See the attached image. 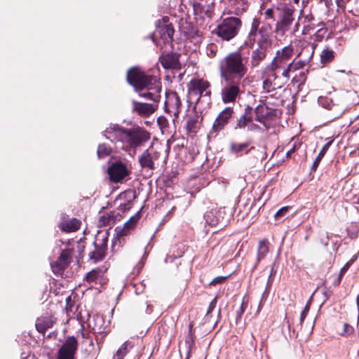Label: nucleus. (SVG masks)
I'll return each instance as SVG.
<instances>
[{"mask_svg": "<svg viewBox=\"0 0 359 359\" xmlns=\"http://www.w3.org/2000/svg\"><path fill=\"white\" fill-rule=\"evenodd\" d=\"M227 276H217L210 283V285H215L217 284H220L223 283L226 279Z\"/></svg>", "mask_w": 359, "mask_h": 359, "instance_id": "49530a36", "label": "nucleus"}, {"mask_svg": "<svg viewBox=\"0 0 359 359\" xmlns=\"http://www.w3.org/2000/svg\"><path fill=\"white\" fill-rule=\"evenodd\" d=\"M357 307L358 311V321L359 322V295L357 297Z\"/></svg>", "mask_w": 359, "mask_h": 359, "instance_id": "13d9d810", "label": "nucleus"}, {"mask_svg": "<svg viewBox=\"0 0 359 359\" xmlns=\"http://www.w3.org/2000/svg\"><path fill=\"white\" fill-rule=\"evenodd\" d=\"M332 141L330 140L328 142H327L322 148V149L320 150V151L319 152L318 155L317 156V157L316 158L312 166H311V170H316L317 167L318 166L320 161L322 160V158H323V156H325V154H326V152L327 151L329 147H330L331 144H332Z\"/></svg>", "mask_w": 359, "mask_h": 359, "instance_id": "473e14b6", "label": "nucleus"}, {"mask_svg": "<svg viewBox=\"0 0 359 359\" xmlns=\"http://www.w3.org/2000/svg\"><path fill=\"white\" fill-rule=\"evenodd\" d=\"M275 273V271H274V269H273V266L271 267V273H270V275L269 276V279H268V282L270 281V279L272 277V276Z\"/></svg>", "mask_w": 359, "mask_h": 359, "instance_id": "4d7b16f0", "label": "nucleus"}, {"mask_svg": "<svg viewBox=\"0 0 359 359\" xmlns=\"http://www.w3.org/2000/svg\"><path fill=\"white\" fill-rule=\"evenodd\" d=\"M157 123L161 129L166 128L168 126V121L164 116H160L157 119Z\"/></svg>", "mask_w": 359, "mask_h": 359, "instance_id": "37998d69", "label": "nucleus"}, {"mask_svg": "<svg viewBox=\"0 0 359 359\" xmlns=\"http://www.w3.org/2000/svg\"><path fill=\"white\" fill-rule=\"evenodd\" d=\"M294 9L292 6L285 4H282V8L277 17L274 32L279 36H283L294 25L293 32L298 31L299 22H294Z\"/></svg>", "mask_w": 359, "mask_h": 359, "instance_id": "39448f33", "label": "nucleus"}, {"mask_svg": "<svg viewBox=\"0 0 359 359\" xmlns=\"http://www.w3.org/2000/svg\"><path fill=\"white\" fill-rule=\"evenodd\" d=\"M318 104L327 109H331L334 104L331 98L326 96H320L318 100Z\"/></svg>", "mask_w": 359, "mask_h": 359, "instance_id": "58836bf2", "label": "nucleus"}, {"mask_svg": "<svg viewBox=\"0 0 359 359\" xmlns=\"http://www.w3.org/2000/svg\"><path fill=\"white\" fill-rule=\"evenodd\" d=\"M241 25V20L236 17L224 18L217 25L216 34L223 40L229 41L238 34Z\"/></svg>", "mask_w": 359, "mask_h": 359, "instance_id": "1a4fd4ad", "label": "nucleus"}, {"mask_svg": "<svg viewBox=\"0 0 359 359\" xmlns=\"http://www.w3.org/2000/svg\"><path fill=\"white\" fill-rule=\"evenodd\" d=\"M352 263L353 260H349L348 262L346 263V264L340 270V276H344V273L348 270Z\"/></svg>", "mask_w": 359, "mask_h": 359, "instance_id": "de8ad7c7", "label": "nucleus"}, {"mask_svg": "<svg viewBox=\"0 0 359 359\" xmlns=\"http://www.w3.org/2000/svg\"><path fill=\"white\" fill-rule=\"evenodd\" d=\"M334 57V52L328 48L324 49L320 55V60L323 64L330 62Z\"/></svg>", "mask_w": 359, "mask_h": 359, "instance_id": "c9c22d12", "label": "nucleus"}, {"mask_svg": "<svg viewBox=\"0 0 359 359\" xmlns=\"http://www.w3.org/2000/svg\"><path fill=\"white\" fill-rule=\"evenodd\" d=\"M271 31L270 24L260 26V20L258 18L252 19L246 41L248 46L252 50L250 61L252 67L259 65L271 48Z\"/></svg>", "mask_w": 359, "mask_h": 359, "instance_id": "f03ea898", "label": "nucleus"}, {"mask_svg": "<svg viewBox=\"0 0 359 359\" xmlns=\"http://www.w3.org/2000/svg\"><path fill=\"white\" fill-rule=\"evenodd\" d=\"M165 111L170 116H173L172 121H175L180 112L182 102L177 93L175 91H170L165 94Z\"/></svg>", "mask_w": 359, "mask_h": 359, "instance_id": "9b49d317", "label": "nucleus"}, {"mask_svg": "<svg viewBox=\"0 0 359 359\" xmlns=\"http://www.w3.org/2000/svg\"><path fill=\"white\" fill-rule=\"evenodd\" d=\"M342 277L343 276H340V275L339 274L338 277L334 280L333 284H334V286L339 285V284L341 283Z\"/></svg>", "mask_w": 359, "mask_h": 359, "instance_id": "5fc2aeb1", "label": "nucleus"}, {"mask_svg": "<svg viewBox=\"0 0 359 359\" xmlns=\"http://www.w3.org/2000/svg\"><path fill=\"white\" fill-rule=\"evenodd\" d=\"M111 153V148L105 144H101L98 146L97 154L100 158L109 156Z\"/></svg>", "mask_w": 359, "mask_h": 359, "instance_id": "e433bc0d", "label": "nucleus"}, {"mask_svg": "<svg viewBox=\"0 0 359 359\" xmlns=\"http://www.w3.org/2000/svg\"><path fill=\"white\" fill-rule=\"evenodd\" d=\"M224 85L221 89V99L224 104L234 103L244 92V81L221 78Z\"/></svg>", "mask_w": 359, "mask_h": 359, "instance_id": "0eeeda50", "label": "nucleus"}, {"mask_svg": "<svg viewBox=\"0 0 359 359\" xmlns=\"http://www.w3.org/2000/svg\"><path fill=\"white\" fill-rule=\"evenodd\" d=\"M99 239L96 238L94 242L95 250L89 254L90 259L94 262L101 261L105 257L107 250V238L102 239L100 244H98Z\"/></svg>", "mask_w": 359, "mask_h": 359, "instance_id": "aec40b11", "label": "nucleus"}, {"mask_svg": "<svg viewBox=\"0 0 359 359\" xmlns=\"http://www.w3.org/2000/svg\"><path fill=\"white\" fill-rule=\"evenodd\" d=\"M191 328H192V325H191V324H190V325H189V330H190V331H191Z\"/></svg>", "mask_w": 359, "mask_h": 359, "instance_id": "680f3d73", "label": "nucleus"}, {"mask_svg": "<svg viewBox=\"0 0 359 359\" xmlns=\"http://www.w3.org/2000/svg\"><path fill=\"white\" fill-rule=\"evenodd\" d=\"M275 110L272 108H270L265 104H259L258 105L255 109V120L262 124L266 130H268L272 126H267L266 123V120L274 116Z\"/></svg>", "mask_w": 359, "mask_h": 359, "instance_id": "6ab92c4d", "label": "nucleus"}, {"mask_svg": "<svg viewBox=\"0 0 359 359\" xmlns=\"http://www.w3.org/2000/svg\"><path fill=\"white\" fill-rule=\"evenodd\" d=\"M127 81L136 90H147L140 92L139 96L150 100L152 103H158L161 99V85L154 76L145 74L140 69L133 67L128 71Z\"/></svg>", "mask_w": 359, "mask_h": 359, "instance_id": "7ed1b4c3", "label": "nucleus"}, {"mask_svg": "<svg viewBox=\"0 0 359 359\" xmlns=\"http://www.w3.org/2000/svg\"><path fill=\"white\" fill-rule=\"evenodd\" d=\"M114 222V215L113 212L106 213L100 216L98 224L100 226L111 225Z\"/></svg>", "mask_w": 359, "mask_h": 359, "instance_id": "72a5a7b5", "label": "nucleus"}, {"mask_svg": "<svg viewBox=\"0 0 359 359\" xmlns=\"http://www.w3.org/2000/svg\"><path fill=\"white\" fill-rule=\"evenodd\" d=\"M299 20H302L304 25L303 32H309L310 29H313L316 25L313 23L314 17L311 13L305 14L303 11L300 12V16L299 17Z\"/></svg>", "mask_w": 359, "mask_h": 359, "instance_id": "a878e982", "label": "nucleus"}, {"mask_svg": "<svg viewBox=\"0 0 359 359\" xmlns=\"http://www.w3.org/2000/svg\"><path fill=\"white\" fill-rule=\"evenodd\" d=\"M66 300H67V303L68 304V302H69V301H71V297H68L66 299Z\"/></svg>", "mask_w": 359, "mask_h": 359, "instance_id": "052dcab7", "label": "nucleus"}, {"mask_svg": "<svg viewBox=\"0 0 359 359\" xmlns=\"http://www.w3.org/2000/svg\"><path fill=\"white\" fill-rule=\"evenodd\" d=\"M133 347V344L130 341H125L121 346L118 349L116 354L114 355L113 359H123L126 355Z\"/></svg>", "mask_w": 359, "mask_h": 359, "instance_id": "2f4dec72", "label": "nucleus"}, {"mask_svg": "<svg viewBox=\"0 0 359 359\" xmlns=\"http://www.w3.org/2000/svg\"><path fill=\"white\" fill-rule=\"evenodd\" d=\"M217 299L215 298L210 303L208 309L207 315H209L215 308Z\"/></svg>", "mask_w": 359, "mask_h": 359, "instance_id": "3c124183", "label": "nucleus"}, {"mask_svg": "<svg viewBox=\"0 0 359 359\" xmlns=\"http://www.w3.org/2000/svg\"><path fill=\"white\" fill-rule=\"evenodd\" d=\"M53 321L50 316L38 318L36 321V328L39 332L44 333L48 328L53 326Z\"/></svg>", "mask_w": 359, "mask_h": 359, "instance_id": "bb28decb", "label": "nucleus"}, {"mask_svg": "<svg viewBox=\"0 0 359 359\" xmlns=\"http://www.w3.org/2000/svg\"><path fill=\"white\" fill-rule=\"evenodd\" d=\"M294 54V48L292 46L289 45L280 50L276 52V55L271 62V69L279 73L280 67H285L291 62L292 57Z\"/></svg>", "mask_w": 359, "mask_h": 359, "instance_id": "9d476101", "label": "nucleus"}, {"mask_svg": "<svg viewBox=\"0 0 359 359\" xmlns=\"http://www.w3.org/2000/svg\"><path fill=\"white\" fill-rule=\"evenodd\" d=\"M200 119L201 116L197 114L191 115L187 122V130L190 133H196L199 128Z\"/></svg>", "mask_w": 359, "mask_h": 359, "instance_id": "7c9ffc66", "label": "nucleus"}, {"mask_svg": "<svg viewBox=\"0 0 359 359\" xmlns=\"http://www.w3.org/2000/svg\"><path fill=\"white\" fill-rule=\"evenodd\" d=\"M299 0H294L295 3H298Z\"/></svg>", "mask_w": 359, "mask_h": 359, "instance_id": "e2e57ef3", "label": "nucleus"}, {"mask_svg": "<svg viewBox=\"0 0 359 359\" xmlns=\"http://www.w3.org/2000/svg\"><path fill=\"white\" fill-rule=\"evenodd\" d=\"M309 304L307 303V304L306 305L304 309L302 311V312L301 313V316H300V321H301V323L306 318V316L307 313L309 312Z\"/></svg>", "mask_w": 359, "mask_h": 359, "instance_id": "8fccbe9b", "label": "nucleus"}, {"mask_svg": "<svg viewBox=\"0 0 359 359\" xmlns=\"http://www.w3.org/2000/svg\"><path fill=\"white\" fill-rule=\"evenodd\" d=\"M269 250V243L267 241H260L257 248V258L253 269H256L259 262L266 257Z\"/></svg>", "mask_w": 359, "mask_h": 359, "instance_id": "393cba45", "label": "nucleus"}, {"mask_svg": "<svg viewBox=\"0 0 359 359\" xmlns=\"http://www.w3.org/2000/svg\"><path fill=\"white\" fill-rule=\"evenodd\" d=\"M190 346L191 345L189 344V347H188V351H187V355L186 359H189V357H190V353H191Z\"/></svg>", "mask_w": 359, "mask_h": 359, "instance_id": "bf43d9fd", "label": "nucleus"}, {"mask_svg": "<svg viewBox=\"0 0 359 359\" xmlns=\"http://www.w3.org/2000/svg\"><path fill=\"white\" fill-rule=\"evenodd\" d=\"M290 208L288 206L281 208L276 214L275 217L276 219L284 217L288 212Z\"/></svg>", "mask_w": 359, "mask_h": 359, "instance_id": "c03bdc74", "label": "nucleus"}, {"mask_svg": "<svg viewBox=\"0 0 359 359\" xmlns=\"http://www.w3.org/2000/svg\"><path fill=\"white\" fill-rule=\"evenodd\" d=\"M162 55H161L159 60L163 68L165 69H178L180 68V64L178 60V55L176 53H172L171 50H163Z\"/></svg>", "mask_w": 359, "mask_h": 359, "instance_id": "dca6fc26", "label": "nucleus"}, {"mask_svg": "<svg viewBox=\"0 0 359 359\" xmlns=\"http://www.w3.org/2000/svg\"><path fill=\"white\" fill-rule=\"evenodd\" d=\"M132 105L133 112L142 117L149 116L158 109L156 103H145L133 100Z\"/></svg>", "mask_w": 359, "mask_h": 359, "instance_id": "a211bd4d", "label": "nucleus"}, {"mask_svg": "<svg viewBox=\"0 0 359 359\" xmlns=\"http://www.w3.org/2000/svg\"><path fill=\"white\" fill-rule=\"evenodd\" d=\"M358 203H359V201H358Z\"/></svg>", "mask_w": 359, "mask_h": 359, "instance_id": "69168bd1", "label": "nucleus"}, {"mask_svg": "<svg viewBox=\"0 0 359 359\" xmlns=\"http://www.w3.org/2000/svg\"><path fill=\"white\" fill-rule=\"evenodd\" d=\"M250 142H243V143H231L230 146V149L232 153L236 154L237 156H241L243 154H248V151L251 149H249Z\"/></svg>", "mask_w": 359, "mask_h": 359, "instance_id": "c85d7f7f", "label": "nucleus"}, {"mask_svg": "<svg viewBox=\"0 0 359 359\" xmlns=\"http://www.w3.org/2000/svg\"><path fill=\"white\" fill-rule=\"evenodd\" d=\"M282 3L276 5L273 4L270 7L267 8L266 6L263 4L260 7V13L264 15L266 20H271L274 22L282 8Z\"/></svg>", "mask_w": 359, "mask_h": 359, "instance_id": "4be33fe9", "label": "nucleus"}, {"mask_svg": "<svg viewBox=\"0 0 359 359\" xmlns=\"http://www.w3.org/2000/svg\"><path fill=\"white\" fill-rule=\"evenodd\" d=\"M229 1H236V0H229Z\"/></svg>", "mask_w": 359, "mask_h": 359, "instance_id": "0e129e2a", "label": "nucleus"}, {"mask_svg": "<svg viewBox=\"0 0 359 359\" xmlns=\"http://www.w3.org/2000/svg\"><path fill=\"white\" fill-rule=\"evenodd\" d=\"M80 226L81 222L76 218H72L62 222L60 225V228L62 231L65 232H73L78 230Z\"/></svg>", "mask_w": 359, "mask_h": 359, "instance_id": "cd10ccee", "label": "nucleus"}, {"mask_svg": "<svg viewBox=\"0 0 359 359\" xmlns=\"http://www.w3.org/2000/svg\"><path fill=\"white\" fill-rule=\"evenodd\" d=\"M107 270V269L104 267H97L94 269L86 273L85 279L88 283H102L104 281V275Z\"/></svg>", "mask_w": 359, "mask_h": 359, "instance_id": "5701e85b", "label": "nucleus"}, {"mask_svg": "<svg viewBox=\"0 0 359 359\" xmlns=\"http://www.w3.org/2000/svg\"><path fill=\"white\" fill-rule=\"evenodd\" d=\"M233 113V107H227L223 109L215 120L212 128V132L217 133L223 130L228 124L229 121L232 117Z\"/></svg>", "mask_w": 359, "mask_h": 359, "instance_id": "2eb2a0df", "label": "nucleus"}, {"mask_svg": "<svg viewBox=\"0 0 359 359\" xmlns=\"http://www.w3.org/2000/svg\"><path fill=\"white\" fill-rule=\"evenodd\" d=\"M103 133L107 140L114 142L131 156H134L137 149L151 138L150 133L143 128H126L118 124H111Z\"/></svg>", "mask_w": 359, "mask_h": 359, "instance_id": "f257e3e1", "label": "nucleus"}, {"mask_svg": "<svg viewBox=\"0 0 359 359\" xmlns=\"http://www.w3.org/2000/svg\"><path fill=\"white\" fill-rule=\"evenodd\" d=\"M278 78V73L272 70L263 82V89L265 93H269L281 88V83L277 81Z\"/></svg>", "mask_w": 359, "mask_h": 359, "instance_id": "412c9836", "label": "nucleus"}, {"mask_svg": "<svg viewBox=\"0 0 359 359\" xmlns=\"http://www.w3.org/2000/svg\"><path fill=\"white\" fill-rule=\"evenodd\" d=\"M160 152L152 148L144 150L138 158V161L142 169L154 170V162L158 160Z\"/></svg>", "mask_w": 359, "mask_h": 359, "instance_id": "ddd939ff", "label": "nucleus"}, {"mask_svg": "<svg viewBox=\"0 0 359 359\" xmlns=\"http://www.w3.org/2000/svg\"><path fill=\"white\" fill-rule=\"evenodd\" d=\"M291 65H289L288 66H286V68L285 67H280V72L278 73V76L280 74L282 75L284 79H285V81H287L289 79H290V71H294L293 69L292 68V67H290Z\"/></svg>", "mask_w": 359, "mask_h": 359, "instance_id": "a19ab883", "label": "nucleus"}, {"mask_svg": "<svg viewBox=\"0 0 359 359\" xmlns=\"http://www.w3.org/2000/svg\"><path fill=\"white\" fill-rule=\"evenodd\" d=\"M78 348V341L74 337H68L58 350L57 359H74Z\"/></svg>", "mask_w": 359, "mask_h": 359, "instance_id": "f8f14e48", "label": "nucleus"}, {"mask_svg": "<svg viewBox=\"0 0 359 359\" xmlns=\"http://www.w3.org/2000/svg\"><path fill=\"white\" fill-rule=\"evenodd\" d=\"M248 130H250V131L260 130V127L258 125H257L255 123H252V122L248 124Z\"/></svg>", "mask_w": 359, "mask_h": 359, "instance_id": "603ef678", "label": "nucleus"}, {"mask_svg": "<svg viewBox=\"0 0 359 359\" xmlns=\"http://www.w3.org/2000/svg\"><path fill=\"white\" fill-rule=\"evenodd\" d=\"M139 219V214H137L136 215L131 217L130 219L124 224L123 227H116V231L117 232V234L120 236H127L130 231L135 228L136 223Z\"/></svg>", "mask_w": 359, "mask_h": 359, "instance_id": "b1692460", "label": "nucleus"}, {"mask_svg": "<svg viewBox=\"0 0 359 359\" xmlns=\"http://www.w3.org/2000/svg\"><path fill=\"white\" fill-rule=\"evenodd\" d=\"M133 287H135V293L139 294L144 292L146 285L143 282H141V283L135 284Z\"/></svg>", "mask_w": 359, "mask_h": 359, "instance_id": "a18cd8bd", "label": "nucleus"}, {"mask_svg": "<svg viewBox=\"0 0 359 359\" xmlns=\"http://www.w3.org/2000/svg\"><path fill=\"white\" fill-rule=\"evenodd\" d=\"M315 48L316 45L314 43H308L302 48L298 56L304 60H307V62H309L313 57Z\"/></svg>", "mask_w": 359, "mask_h": 359, "instance_id": "c756f323", "label": "nucleus"}, {"mask_svg": "<svg viewBox=\"0 0 359 359\" xmlns=\"http://www.w3.org/2000/svg\"><path fill=\"white\" fill-rule=\"evenodd\" d=\"M210 83L203 79H194L188 84V92L191 98L196 99V104H198L202 97L208 103L210 102L211 90Z\"/></svg>", "mask_w": 359, "mask_h": 359, "instance_id": "6e6552de", "label": "nucleus"}, {"mask_svg": "<svg viewBox=\"0 0 359 359\" xmlns=\"http://www.w3.org/2000/svg\"><path fill=\"white\" fill-rule=\"evenodd\" d=\"M252 122L251 116H247V112L243 114L237 121L236 124L235 126V129H242L248 126L249 123Z\"/></svg>", "mask_w": 359, "mask_h": 359, "instance_id": "f704fd0d", "label": "nucleus"}, {"mask_svg": "<svg viewBox=\"0 0 359 359\" xmlns=\"http://www.w3.org/2000/svg\"><path fill=\"white\" fill-rule=\"evenodd\" d=\"M354 331L353 327L348 323H344L343 330L339 333L341 336L347 337L351 335Z\"/></svg>", "mask_w": 359, "mask_h": 359, "instance_id": "79ce46f5", "label": "nucleus"}, {"mask_svg": "<svg viewBox=\"0 0 359 359\" xmlns=\"http://www.w3.org/2000/svg\"><path fill=\"white\" fill-rule=\"evenodd\" d=\"M248 57L240 51L231 53L220 62L219 69L221 78H229L245 81L248 68Z\"/></svg>", "mask_w": 359, "mask_h": 359, "instance_id": "20e7f679", "label": "nucleus"}, {"mask_svg": "<svg viewBox=\"0 0 359 359\" xmlns=\"http://www.w3.org/2000/svg\"><path fill=\"white\" fill-rule=\"evenodd\" d=\"M309 62H307V60H304L303 58H301L297 62H295L294 60H293L292 61H291L290 65H291L290 67H292V68L294 71L303 68Z\"/></svg>", "mask_w": 359, "mask_h": 359, "instance_id": "ea45409f", "label": "nucleus"}, {"mask_svg": "<svg viewBox=\"0 0 359 359\" xmlns=\"http://www.w3.org/2000/svg\"><path fill=\"white\" fill-rule=\"evenodd\" d=\"M174 29L171 23L168 22L167 17L163 18L161 21H158L156 25V29L153 37V41L155 42V39L158 38L157 46H161V49H165V50H171L172 48V41Z\"/></svg>", "mask_w": 359, "mask_h": 359, "instance_id": "423d86ee", "label": "nucleus"}, {"mask_svg": "<svg viewBox=\"0 0 359 359\" xmlns=\"http://www.w3.org/2000/svg\"><path fill=\"white\" fill-rule=\"evenodd\" d=\"M336 3L338 7H344V0H336Z\"/></svg>", "mask_w": 359, "mask_h": 359, "instance_id": "6e6d98bb", "label": "nucleus"}, {"mask_svg": "<svg viewBox=\"0 0 359 359\" xmlns=\"http://www.w3.org/2000/svg\"><path fill=\"white\" fill-rule=\"evenodd\" d=\"M204 218L206 224L212 226H216L219 221V218H217V217L215 216L214 211L207 212L204 215Z\"/></svg>", "mask_w": 359, "mask_h": 359, "instance_id": "4c0bfd02", "label": "nucleus"}, {"mask_svg": "<svg viewBox=\"0 0 359 359\" xmlns=\"http://www.w3.org/2000/svg\"><path fill=\"white\" fill-rule=\"evenodd\" d=\"M72 252L70 249L63 250L57 260L51 264V267L54 273H62L69 264Z\"/></svg>", "mask_w": 359, "mask_h": 359, "instance_id": "f3484780", "label": "nucleus"}, {"mask_svg": "<svg viewBox=\"0 0 359 359\" xmlns=\"http://www.w3.org/2000/svg\"><path fill=\"white\" fill-rule=\"evenodd\" d=\"M145 305H146L145 313L147 314L151 313V312L153 311L152 306L149 304L147 302H145Z\"/></svg>", "mask_w": 359, "mask_h": 359, "instance_id": "864d4df0", "label": "nucleus"}, {"mask_svg": "<svg viewBox=\"0 0 359 359\" xmlns=\"http://www.w3.org/2000/svg\"><path fill=\"white\" fill-rule=\"evenodd\" d=\"M110 180L114 182H119L129 174L125 163L121 161L113 163L108 168Z\"/></svg>", "mask_w": 359, "mask_h": 359, "instance_id": "4468645a", "label": "nucleus"}, {"mask_svg": "<svg viewBox=\"0 0 359 359\" xmlns=\"http://www.w3.org/2000/svg\"><path fill=\"white\" fill-rule=\"evenodd\" d=\"M244 302L243 301L242 302V304L241 306V307L239 308V309L236 311V320L241 319L242 315L244 313V311H245V308H244Z\"/></svg>", "mask_w": 359, "mask_h": 359, "instance_id": "09e8293b", "label": "nucleus"}]
</instances>
